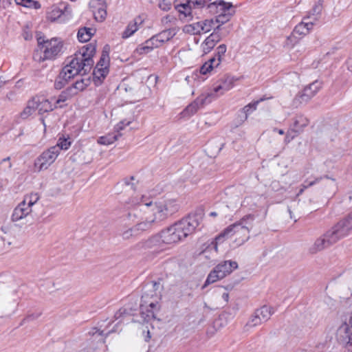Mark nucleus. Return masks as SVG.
Here are the masks:
<instances>
[{"label": "nucleus", "mask_w": 352, "mask_h": 352, "mask_svg": "<svg viewBox=\"0 0 352 352\" xmlns=\"http://www.w3.org/2000/svg\"><path fill=\"white\" fill-rule=\"evenodd\" d=\"M203 217L202 210L197 211L162 230V237L165 244L177 243L194 233L202 221Z\"/></svg>", "instance_id": "nucleus-1"}, {"label": "nucleus", "mask_w": 352, "mask_h": 352, "mask_svg": "<svg viewBox=\"0 0 352 352\" xmlns=\"http://www.w3.org/2000/svg\"><path fill=\"white\" fill-rule=\"evenodd\" d=\"M352 230V212L336 225L317 238L309 248V252L315 254L348 236Z\"/></svg>", "instance_id": "nucleus-2"}, {"label": "nucleus", "mask_w": 352, "mask_h": 352, "mask_svg": "<svg viewBox=\"0 0 352 352\" xmlns=\"http://www.w3.org/2000/svg\"><path fill=\"white\" fill-rule=\"evenodd\" d=\"M96 50V44L92 43L82 46L65 67H67L75 76L78 74H87L94 64L93 57Z\"/></svg>", "instance_id": "nucleus-3"}, {"label": "nucleus", "mask_w": 352, "mask_h": 352, "mask_svg": "<svg viewBox=\"0 0 352 352\" xmlns=\"http://www.w3.org/2000/svg\"><path fill=\"white\" fill-rule=\"evenodd\" d=\"M160 283L149 281L144 287V293L141 298L140 314L144 321L148 322L155 318V310L157 306Z\"/></svg>", "instance_id": "nucleus-4"}, {"label": "nucleus", "mask_w": 352, "mask_h": 352, "mask_svg": "<svg viewBox=\"0 0 352 352\" xmlns=\"http://www.w3.org/2000/svg\"><path fill=\"white\" fill-rule=\"evenodd\" d=\"M255 218L253 214H248L244 216L240 221L229 226L222 232H221L215 239L217 249V244L222 243L226 238H228L233 234H236L239 239L238 245H242L247 241L249 238L250 230L253 228V222Z\"/></svg>", "instance_id": "nucleus-5"}, {"label": "nucleus", "mask_w": 352, "mask_h": 352, "mask_svg": "<svg viewBox=\"0 0 352 352\" xmlns=\"http://www.w3.org/2000/svg\"><path fill=\"white\" fill-rule=\"evenodd\" d=\"M143 198L142 197L140 206H144L148 212H151L150 217H151L152 221L155 224H158L167 219L177 212L179 208L175 199H166L155 203L152 201L144 203Z\"/></svg>", "instance_id": "nucleus-6"}, {"label": "nucleus", "mask_w": 352, "mask_h": 352, "mask_svg": "<svg viewBox=\"0 0 352 352\" xmlns=\"http://www.w3.org/2000/svg\"><path fill=\"white\" fill-rule=\"evenodd\" d=\"M232 7L233 6L231 3L225 2L223 0H217L208 5L210 12L217 10L214 12L217 14L219 12L215 17V19H214L215 24H217L215 28H219V32H226V30L228 29H230V32L231 31L232 25L223 27V25L228 22L234 14L235 11L232 9Z\"/></svg>", "instance_id": "nucleus-7"}, {"label": "nucleus", "mask_w": 352, "mask_h": 352, "mask_svg": "<svg viewBox=\"0 0 352 352\" xmlns=\"http://www.w3.org/2000/svg\"><path fill=\"white\" fill-rule=\"evenodd\" d=\"M237 267L238 263L236 261H224L219 263L210 272L202 287L204 288L207 285L223 278Z\"/></svg>", "instance_id": "nucleus-8"}, {"label": "nucleus", "mask_w": 352, "mask_h": 352, "mask_svg": "<svg viewBox=\"0 0 352 352\" xmlns=\"http://www.w3.org/2000/svg\"><path fill=\"white\" fill-rule=\"evenodd\" d=\"M60 153V148L51 146L43 151L35 160L34 166L38 171L47 169L57 158Z\"/></svg>", "instance_id": "nucleus-9"}, {"label": "nucleus", "mask_w": 352, "mask_h": 352, "mask_svg": "<svg viewBox=\"0 0 352 352\" xmlns=\"http://www.w3.org/2000/svg\"><path fill=\"white\" fill-rule=\"evenodd\" d=\"M140 212L137 210H133L129 212L127 214V219L129 220H131L133 223H135V229L137 231V233L140 234L141 232L144 231H147L151 229L153 225L155 223L152 221L151 217H140Z\"/></svg>", "instance_id": "nucleus-10"}, {"label": "nucleus", "mask_w": 352, "mask_h": 352, "mask_svg": "<svg viewBox=\"0 0 352 352\" xmlns=\"http://www.w3.org/2000/svg\"><path fill=\"white\" fill-rule=\"evenodd\" d=\"M230 34V29L226 32H219V28H214V31L201 44L204 54H207L213 50L214 46L223 38Z\"/></svg>", "instance_id": "nucleus-11"}, {"label": "nucleus", "mask_w": 352, "mask_h": 352, "mask_svg": "<svg viewBox=\"0 0 352 352\" xmlns=\"http://www.w3.org/2000/svg\"><path fill=\"white\" fill-rule=\"evenodd\" d=\"M322 82L318 80L306 86L294 98V102L306 103L321 89Z\"/></svg>", "instance_id": "nucleus-12"}, {"label": "nucleus", "mask_w": 352, "mask_h": 352, "mask_svg": "<svg viewBox=\"0 0 352 352\" xmlns=\"http://www.w3.org/2000/svg\"><path fill=\"white\" fill-rule=\"evenodd\" d=\"M63 48V43L56 38L50 39L46 41L45 45L42 51L43 53V60H54L56 56L60 54Z\"/></svg>", "instance_id": "nucleus-13"}, {"label": "nucleus", "mask_w": 352, "mask_h": 352, "mask_svg": "<svg viewBox=\"0 0 352 352\" xmlns=\"http://www.w3.org/2000/svg\"><path fill=\"white\" fill-rule=\"evenodd\" d=\"M164 244H165V243L164 242L162 231L159 234L154 235L145 241H140L137 244V247L144 249H157L162 248Z\"/></svg>", "instance_id": "nucleus-14"}, {"label": "nucleus", "mask_w": 352, "mask_h": 352, "mask_svg": "<svg viewBox=\"0 0 352 352\" xmlns=\"http://www.w3.org/2000/svg\"><path fill=\"white\" fill-rule=\"evenodd\" d=\"M337 339L342 344L348 346L352 344V327L343 323L337 331Z\"/></svg>", "instance_id": "nucleus-15"}, {"label": "nucleus", "mask_w": 352, "mask_h": 352, "mask_svg": "<svg viewBox=\"0 0 352 352\" xmlns=\"http://www.w3.org/2000/svg\"><path fill=\"white\" fill-rule=\"evenodd\" d=\"M32 209L25 202H20L14 209L11 216V220L13 222L19 221L31 214Z\"/></svg>", "instance_id": "nucleus-16"}, {"label": "nucleus", "mask_w": 352, "mask_h": 352, "mask_svg": "<svg viewBox=\"0 0 352 352\" xmlns=\"http://www.w3.org/2000/svg\"><path fill=\"white\" fill-rule=\"evenodd\" d=\"M214 94H208L206 96L202 95L197 98L192 103L189 104L184 111V113L185 115H192L197 112L199 107L203 105L204 103L210 102V100H208L209 98L213 96Z\"/></svg>", "instance_id": "nucleus-17"}, {"label": "nucleus", "mask_w": 352, "mask_h": 352, "mask_svg": "<svg viewBox=\"0 0 352 352\" xmlns=\"http://www.w3.org/2000/svg\"><path fill=\"white\" fill-rule=\"evenodd\" d=\"M32 100H36L35 108L38 110L39 114L52 111L55 108H57L56 104L53 105L51 101L44 98L36 97Z\"/></svg>", "instance_id": "nucleus-18"}, {"label": "nucleus", "mask_w": 352, "mask_h": 352, "mask_svg": "<svg viewBox=\"0 0 352 352\" xmlns=\"http://www.w3.org/2000/svg\"><path fill=\"white\" fill-rule=\"evenodd\" d=\"M270 98H261L259 100H257L256 101H254L252 102L249 103L248 104L245 105L241 111V114L239 115V116L241 118V122H243L245 120L248 119V116L252 113L254 111H255L257 108L258 104L267 99H269Z\"/></svg>", "instance_id": "nucleus-19"}, {"label": "nucleus", "mask_w": 352, "mask_h": 352, "mask_svg": "<svg viewBox=\"0 0 352 352\" xmlns=\"http://www.w3.org/2000/svg\"><path fill=\"white\" fill-rule=\"evenodd\" d=\"M238 78H236L230 75H225L220 79V84L214 88V92L217 93L220 90L223 91H228L234 86V83Z\"/></svg>", "instance_id": "nucleus-20"}, {"label": "nucleus", "mask_w": 352, "mask_h": 352, "mask_svg": "<svg viewBox=\"0 0 352 352\" xmlns=\"http://www.w3.org/2000/svg\"><path fill=\"white\" fill-rule=\"evenodd\" d=\"M143 22V19L140 16L134 19V20L130 22L126 26V29L122 33V37L123 38H127L132 36L138 30V25L142 24Z\"/></svg>", "instance_id": "nucleus-21"}, {"label": "nucleus", "mask_w": 352, "mask_h": 352, "mask_svg": "<svg viewBox=\"0 0 352 352\" xmlns=\"http://www.w3.org/2000/svg\"><path fill=\"white\" fill-rule=\"evenodd\" d=\"M309 124V120L303 115H297L291 128V131L295 133H299Z\"/></svg>", "instance_id": "nucleus-22"}, {"label": "nucleus", "mask_w": 352, "mask_h": 352, "mask_svg": "<svg viewBox=\"0 0 352 352\" xmlns=\"http://www.w3.org/2000/svg\"><path fill=\"white\" fill-rule=\"evenodd\" d=\"M274 313V309L267 305H263L261 308L255 310V314H257L263 323L270 320Z\"/></svg>", "instance_id": "nucleus-23"}, {"label": "nucleus", "mask_w": 352, "mask_h": 352, "mask_svg": "<svg viewBox=\"0 0 352 352\" xmlns=\"http://www.w3.org/2000/svg\"><path fill=\"white\" fill-rule=\"evenodd\" d=\"M67 6L65 4H60V6L54 5L52 6L51 11L48 12V19L54 21L59 19L67 10Z\"/></svg>", "instance_id": "nucleus-24"}, {"label": "nucleus", "mask_w": 352, "mask_h": 352, "mask_svg": "<svg viewBox=\"0 0 352 352\" xmlns=\"http://www.w3.org/2000/svg\"><path fill=\"white\" fill-rule=\"evenodd\" d=\"M109 72L108 68L95 67L93 72L94 82L96 86L101 85L103 79L106 77Z\"/></svg>", "instance_id": "nucleus-25"}, {"label": "nucleus", "mask_w": 352, "mask_h": 352, "mask_svg": "<svg viewBox=\"0 0 352 352\" xmlns=\"http://www.w3.org/2000/svg\"><path fill=\"white\" fill-rule=\"evenodd\" d=\"M313 25L314 23L311 21H302L294 28L293 34L306 35L309 33V30L312 29Z\"/></svg>", "instance_id": "nucleus-26"}, {"label": "nucleus", "mask_w": 352, "mask_h": 352, "mask_svg": "<svg viewBox=\"0 0 352 352\" xmlns=\"http://www.w3.org/2000/svg\"><path fill=\"white\" fill-rule=\"evenodd\" d=\"M175 8L179 14H184L185 16H190L192 18V8L191 7V2H190V0H186L184 3L175 5Z\"/></svg>", "instance_id": "nucleus-27"}, {"label": "nucleus", "mask_w": 352, "mask_h": 352, "mask_svg": "<svg viewBox=\"0 0 352 352\" xmlns=\"http://www.w3.org/2000/svg\"><path fill=\"white\" fill-rule=\"evenodd\" d=\"M177 31L178 29L176 28L164 30L157 34V37L160 38L161 42H162L164 44V43L170 41L172 38H173L177 33Z\"/></svg>", "instance_id": "nucleus-28"}, {"label": "nucleus", "mask_w": 352, "mask_h": 352, "mask_svg": "<svg viewBox=\"0 0 352 352\" xmlns=\"http://www.w3.org/2000/svg\"><path fill=\"white\" fill-rule=\"evenodd\" d=\"M109 51L110 47L108 45H106L102 50V54L100 60L98 62L96 67L108 68L109 63Z\"/></svg>", "instance_id": "nucleus-29"}, {"label": "nucleus", "mask_w": 352, "mask_h": 352, "mask_svg": "<svg viewBox=\"0 0 352 352\" xmlns=\"http://www.w3.org/2000/svg\"><path fill=\"white\" fill-rule=\"evenodd\" d=\"M91 28H80L77 34L78 39L80 42L85 43L89 41L93 35Z\"/></svg>", "instance_id": "nucleus-30"}, {"label": "nucleus", "mask_w": 352, "mask_h": 352, "mask_svg": "<svg viewBox=\"0 0 352 352\" xmlns=\"http://www.w3.org/2000/svg\"><path fill=\"white\" fill-rule=\"evenodd\" d=\"M200 25L201 24L199 21L192 24L186 25L183 28V31L186 33L192 35H200L201 34Z\"/></svg>", "instance_id": "nucleus-31"}, {"label": "nucleus", "mask_w": 352, "mask_h": 352, "mask_svg": "<svg viewBox=\"0 0 352 352\" xmlns=\"http://www.w3.org/2000/svg\"><path fill=\"white\" fill-rule=\"evenodd\" d=\"M121 134H108L105 136H102L98 140V143L103 145H109L116 142Z\"/></svg>", "instance_id": "nucleus-32"}, {"label": "nucleus", "mask_w": 352, "mask_h": 352, "mask_svg": "<svg viewBox=\"0 0 352 352\" xmlns=\"http://www.w3.org/2000/svg\"><path fill=\"white\" fill-rule=\"evenodd\" d=\"M40 199V195L37 192H31L30 194L25 195L24 196L23 202H25L26 205H28V206L32 208V207L37 203V201Z\"/></svg>", "instance_id": "nucleus-33"}, {"label": "nucleus", "mask_w": 352, "mask_h": 352, "mask_svg": "<svg viewBox=\"0 0 352 352\" xmlns=\"http://www.w3.org/2000/svg\"><path fill=\"white\" fill-rule=\"evenodd\" d=\"M87 86L88 83L85 82V80L81 79L80 80H77L68 87L72 90V92L74 93L75 96L79 91L84 90Z\"/></svg>", "instance_id": "nucleus-34"}, {"label": "nucleus", "mask_w": 352, "mask_h": 352, "mask_svg": "<svg viewBox=\"0 0 352 352\" xmlns=\"http://www.w3.org/2000/svg\"><path fill=\"white\" fill-rule=\"evenodd\" d=\"M201 25V33H207L209 32L212 29L214 30L215 22L213 19H206L201 21H199Z\"/></svg>", "instance_id": "nucleus-35"}, {"label": "nucleus", "mask_w": 352, "mask_h": 352, "mask_svg": "<svg viewBox=\"0 0 352 352\" xmlns=\"http://www.w3.org/2000/svg\"><path fill=\"white\" fill-rule=\"evenodd\" d=\"M35 102L36 100H33L28 102L27 107L21 113V117L23 119H26L28 117L32 115V113L36 110Z\"/></svg>", "instance_id": "nucleus-36"}, {"label": "nucleus", "mask_w": 352, "mask_h": 352, "mask_svg": "<svg viewBox=\"0 0 352 352\" xmlns=\"http://www.w3.org/2000/svg\"><path fill=\"white\" fill-rule=\"evenodd\" d=\"M72 90L69 87H67L65 90L63 91L58 96V98L56 101V105L59 104L61 102H65L66 100L74 96V93H72Z\"/></svg>", "instance_id": "nucleus-37"}, {"label": "nucleus", "mask_w": 352, "mask_h": 352, "mask_svg": "<svg viewBox=\"0 0 352 352\" xmlns=\"http://www.w3.org/2000/svg\"><path fill=\"white\" fill-rule=\"evenodd\" d=\"M154 49V46L151 38L148 39L145 41L144 45L139 46L137 48V52L140 54H147Z\"/></svg>", "instance_id": "nucleus-38"}, {"label": "nucleus", "mask_w": 352, "mask_h": 352, "mask_svg": "<svg viewBox=\"0 0 352 352\" xmlns=\"http://www.w3.org/2000/svg\"><path fill=\"white\" fill-rule=\"evenodd\" d=\"M64 75H65V72H60L58 76L56 77L54 82V87L56 89H63L67 84V82L64 78Z\"/></svg>", "instance_id": "nucleus-39"}, {"label": "nucleus", "mask_w": 352, "mask_h": 352, "mask_svg": "<svg viewBox=\"0 0 352 352\" xmlns=\"http://www.w3.org/2000/svg\"><path fill=\"white\" fill-rule=\"evenodd\" d=\"M227 47L225 44L219 45L216 49L215 56L217 57V63L216 66H219L221 62L222 56H223L226 52Z\"/></svg>", "instance_id": "nucleus-40"}, {"label": "nucleus", "mask_w": 352, "mask_h": 352, "mask_svg": "<svg viewBox=\"0 0 352 352\" xmlns=\"http://www.w3.org/2000/svg\"><path fill=\"white\" fill-rule=\"evenodd\" d=\"M261 324H263V322H261V319L257 316V314H255L254 311V314L251 316L248 322H247L245 327L252 328L261 325Z\"/></svg>", "instance_id": "nucleus-41"}, {"label": "nucleus", "mask_w": 352, "mask_h": 352, "mask_svg": "<svg viewBox=\"0 0 352 352\" xmlns=\"http://www.w3.org/2000/svg\"><path fill=\"white\" fill-rule=\"evenodd\" d=\"M212 0H190L192 9H201L210 3Z\"/></svg>", "instance_id": "nucleus-42"}, {"label": "nucleus", "mask_w": 352, "mask_h": 352, "mask_svg": "<svg viewBox=\"0 0 352 352\" xmlns=\"http://www.w3.org/2000/svg\"><path fill=\"white\" fill-rule=\"evenodd\" d=\"M12 163L10 162V157H7L3 159L0 162V170L3 172H8L11 170Z\"/></svg>", "instance_id": "nucleus-43"}, {"label": "nucleus", "mask_w": 352, "mask_h": 352, "mask_svg": "<svg viewBox=\"0 0 352 352\" xmlns=\"http://www.w3.org/2000/svg\"><path fill=\"white\" fill-rule=\"evenodd\" d=\"M71 146V141L69 139H66L64 138H60L58 140L56 145L54 146H58L60 150H67Z\"/></svg>", "instance_id": "nucleus-44"}, {"label": "nucleus", "mask_w": 352, "mask_h": 352, "mask_svg": "<svg viewBox=\"0 0 352 352\" xmlns=\"http://www.w3.org/2000/svg\"><path fill=\"white\" fill-rule=\"evenodd\" d=\"M120 235L122 237L126 240L130 239L132 236H137L138 234L137 233L136 230L135 229V227L133 226L123 232H121Z\"/></svg>", "instance_id": "nucleus-45"}, {"label": "nucleus", "mask_w": 352, "mask_h": 352, "mask_svg": "<svg viewBox=\"0 0 352 352\" xmlns=\"http://www.w3.org/2000/svg\"><path fill=\"white\" fill-rule=\"evenodd\" d=\"M106 16L107 11L103 8H98L97 11L94 13V17L97 21H103L105 19Z\"/></svg>", "instance_id": "nucleus-46"}, {"label": "nucleus", "mask_w": 352, "mask_h": 352, "mask_svg": "<svg viewBox=\"0 0 352 352\" xmlns=\"http://www.w3.org/2000/svg\"><path fill=\"white\" fill-rule=\"evenodd\" d=\"M15 1L16 3V4L21 5L24 7H27V8H32L33 6L36 8L35 6H36V4H38L37 1H35L33 0H15Z\"/></svg>", "instance_id": "nucleus-47"}, {"label": "nucleus", "mask_w": 352, "mask_h": 352, "mask_svg": "<svg viewBox=\"0 0 352 352\" xmlns=\"http://www.w3.org/2000/svg\"><path fill=\"white\" fill-rule=\"evenodd\" d=\"M339 131L337 128H331L327 132V135L329 140L331 142H333L336 140L337 135L338 134Z\"/></svg>", "instance_id": "nucleus-48"}, {"label": "nucleus", "mask_w": 352, "mask_h": 352, "mask_svg": "<svg viewBox=\"0 0 352 352\" xmlns=\"http://www.w3.org/2000/svg\"><path fill=\"white\" fill-rule=\"evenodd\" d=\"M171 2L169 0H162L159 3V8L163 11H168L171 9Z\"/></svg>", "instance_id": "nucleus-49"}, {"label": "nucleus", "mask_w": 352, "mask_h": 352, "mask_svg": "<svg viewBox=\"0 0 352 352\" xmlns=\"http://www.w3.org/2000/svg\"><path fill=\"white\" fill-rule=\"evenodd\" d=\"M323 177H316L314 180L309 182L308 179H306L304 181L303 184L301 185V186L304 187V188H307L309 187H311L314 186L316 184H318Z\"/></svg>", "instance_id": "nucleus-50"}, {"label": "nucleus", "mask_w": 352, "mask_h": 352, "mask_svg": "<svg viewBox=\"0 0 352 352\" xmlns=\"http://www.w3.org/2000/svg\"><path fill=\"white\" fill-rule=\"evenodd\" d=\"M212 67L208 65L206 62L200 67L199 72L201 74L206 75L212 70Z\"/></svg>", "instance_id": "nucleus-51"}, {"label": "nucleus", "mask_w": 352, "mask_h": 352, "mask_svg": "<svg viewBox=\"0 0 352 352\" xmlns=\"http://www.w3.org/2000/svg\"><path fill=\"white\" fill-rule=\"evenodd\" d=\"M65 72V75H64L65 80L68 82L69 80L73 78L75 76L67 69V67H64L60 72Z\"/></svg>", "instance_id": "nucleus-52"}, {"label": "nucleus", "mask_w": 352, "mask_h": 352, "mask_svg": "<svg viewBox=\"0 0 352 352\" xmlns=\"http://www.w3.org/2000/svg\"><path fill=\"white\" fill-rule=\"evenodd\" d=\"M151 38L153 42L154 48L159 47L163 44V43L161 42V40L160 39V38L157 37V34L153 36Z\"/></svg>", "instance_id": "nucleus-53"}, {"label": "nucleus", "mask_w": 352, "mask_h": 352, "mask_svg": "<svg viewBox=\"0 0 352 352\" xmlns=\"http://www.w3.org/2000/svg\"><path fill=\"white\" fill-rule=\"evenodd\" d=\"M47 41H50V40L49 39L45 40V38L42 37V36L37 37L38 45L40 47L41 50H43V48L44 47V45H45V43Z\"/></svg>", "instance_id": "nucleus-54"}, {"label": "nucleus", "mask_w": 352, "mask_h": 352, "mask_svg": "<svg viewBox=\"0 0 352 352\" xmlns=\"http://www.w3.org/2000/svg\"><path fill=\"white\" fill-rule=\"evenodd\" d=\"M322 10V6L320 5H315L314 7L311 10L312 15H318L320 13Z\"/></svg>", "instance_id": "nucleus-55"}, {"label": "nucleus", "mask_w": 352, "mask_h": 352, "mask_svg": "<svg viewBox=\"0 0 352 352\" xmlns=\"http://www.w3.org/2000/svg\"><path fill=\"white\" fill-rule=\"evenodd\" d=\"M206 63L212 67V69L214 67H217L218 66H216V64L217 63V57L213 56L211 58H210Z\"/></svg>", "instance_id": "nucleus-56"}, {"label": "nucleus", "mask_w": 352, "mask_h": 352, "mask_svg": "<svg viewBox=\"0 0 352 352\" xmlns=\"http://www.w3.org/2000/svg\"><path fill=\"white\" fill-rule=\"evenodd\" d=\"M132 180H134V177L131 176L129 179L125 178L123 182L125 185L131 186V188L135 189V184L131 182Z\"/></svg>", "instance_id": "nucleus-57"}, {"label": "nucleus", "mask_w": 352, "mask_h": 352, "mask_svg": "<svg viewBox=\"0 0 352 352\" xmlns=\"http://www.w3.org/2000/svg\"><path fill=\"white\" fill-rule=\"evenodd\" d=\"M292 133L293 132L291 131V129L287 131L286 136H285V142H290L296 135H292Z\"/></svg>", "instance_id": "nucleus-58"}, {"label": "nucleus", "mask_w": 352, "mask_h": 352, "mask_svg": "<svg viewBox=\"0 0 352 352\" xmlns=\"http://www.w3.org/2000/svg\"><path fill=\"white\" fill-rule=\"evenodd\" d=\"M130 124V122H124V121L120 122L117 125V129L118 130H122L126 126L129 125Z\"/></svg>", "instance_id": "nucleus-59"}, {"label": "nucleus", "mask_w": 352, "mask_h": 352, "mask_svg": "<svg viewBox=\"0 0 352 352\" xmlns=\"http://www.w3.org/2000/svg\"><path fill=\"white\" fill-rule=\"evenodd\" d=\"M348 69L352 71V56L349 58L346 62Z\"/></svg>", "instance_id": "nucleus-60"}, {"label": "nucleus", "mask_w": 352, "mask_h": 352, "mask_svg": "<svg viewBox=\"0 0 352 352\" xmlns=\"http://www.w3.org/2000/svg\"><path fill=\"white\" fill-rule=\"evenodd\" d=\"M222 298L226 301L228 302L229 300V294L228 293H223L222 294Z\"/></svg>", "instance_id": "nucleus-61"}, {"label": "nucleus", "mask_w": 352, "mask_h": 352, "mask_svg": "<svg viewBox=\"0 0 352 352\" xmlns=\"http://www.w3.org/2000/svg\"><path fill=\"white\" fill-rule=\"evenodd\" d=\"M38 317V315H36V316H34V315H30V316H27L25 318H24L23 321H25V320L29 321L30 320H31V318H36Z\"/></svg>", "instance_id": "nucleus-62"}, {"label": "nucleus", "mask_w": 352, "mask_h": 352, "mask_svg": "<svg viewBox=\"0 0 352 352\" xmlns=\"http://www.w3.org/2000/svg\"><path fill=\"white\" fill-rule=\"evenodd\" d=\"M151 338V333L148 330L147 332H146V336L145 337V341L146 342H148Z\"/></svg>", "instance_id": "nucleus-63"}, {"label": "nucleus", "mask_w": 352, "mask_h": 352, "mask_svg": "<svg viewBox=\"0 0 352 352\" xmlns=\"http://www.w3.org/2000/svg\"><path fill=\"white\" fill-rule=\"evenodd\" d=\"M164 21H166V23L167 22H170V16L169 15H166L165 17H164L162 19V22Z\"/></svg>", "instance_id": "nucleus-64"}]
</instances>
